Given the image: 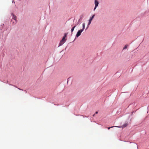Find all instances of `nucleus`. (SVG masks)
Listing matches in <instances>:
<instances>
[{
  "label": "nucleus",
  "mask_w": 149,
  "mask_h": 149,
  "mask_svg": "<svg viewBox=\"0 0 149 149\" xmlns=\"http://www.w3.org/2000/svg\"><path fill=\"white\" fill-rule=\"evenodd\" d=\"M83 31V30L81 29H80L78 31L76 35V37H78L80 36V35H81V33Z\"/></svg>",
  "instance_id": "obj_1"
},
{
  "label": "nucleus",
  "mask_w": 149,
  "mask_h": 149,
  "mask_svg": "<svg viewBox=\"0 0 149 149\" xmlns=\"http://www.w3.org/2000/svg\"><path fill=\"white\" fill-rule=\"evenodd\" d=\"M65 41L66 40L64 38V37H63L60 42L59 46L62 45L65 42Z\"/></svg>",
  "instance_id": "obj_2"
},
{
  "label": "nucleus",
  "mask_w": 149,
  "mask_h": 149,
  "mask_svg": "<svg viewBox=\"0 0 149 149\" xmlns=\"http://www.w3.org/2000/svg\"><path fill=\"white\" fill-rule=\"evenodd\" d=\"M95 16V15H93V16L90 18L89 20V22L88 24V26L91 23V21L94 18V17Z\"/></svg>",
  "instance_id": "obj_3"
},
{
  "label": "nucleus",
  "mask_w": 149,
  "mask_h": 149,
  "mask_svg": "<svg viewBox=\"0 0 149 149\" xmlns=\"http://www.w3.org/2000/svg\"><path fill=\"white\" fill-rule=\"evenodd\" d=\"M95 6L94 8V10H95L97 6H98L99 3L98 1L97 0H95Z\"/></svg>",
  "instance_id": "obj_4"
},
{
  "label": "nucleus",
  "mask_w": 149,
  "mask_h": 149,
  "mask_svg": "<svg viewBox=\"0 0 149 149\" xmlns=\"http://www.w3.org/2000/svg\"><path fill=\"white\" fill-rule=\"evenodd\" d=\"M128 125L127 123H125L121 127H122L123 128H124L127 126Z\"/></svg>",
  "instance_id": "obj_5"
},
{
  "label": "nucleus",
  "mask_w": 149,
  "mask_h": 149,
  "mask_svg": "<svg viewBox=\"0 0 149 149\" xmlns=\"http://www.w3.org/2000/svg\"><path fill=\"white\" fill-rule=\"evenodd\" d=\"M76 25H75L73 27L72 29H71V32L72 33L73 31L74 30V29L76 27Z\"/></svg>",
  "instance_id": "obj_6"
},
{
  "label": "nucleus",
  "mask_w": 149,
  "mask_h": 149,
  "mask_svg": "<svg viewBox=\"0 0 149 149\" xmlns=\"http://www.w3.org/2000/svg\"><path fill=\"white\" fill-rule=\"evenodd\" d=\"M82 27H83V28L82 29H81V30H83V31H84V28H85V23H84L83 24H82Z\"/></svg>",
  "instance_id": "obj_7"
},
{
  "label": "nucleus",
  "mask_w": 149,
  "mask_h": 149,
  "mask_svg": "<svg viewBox=\"0 0 149 149\" xmlns=\"http://www.w3.org/2000/svg\"><path fill=\"white\" fill-rule=\"evenodd\" d=\"M118 127V126H112V127H108L107 128H108V130H109V129H110V128H112V127Z\"/></svg>",
  "instance_id": "obj_8"
},
{
  "label": "nucleus",
  "mask_w": 149,
  "mask_h": 149,
  "mask_svg": "<svg viewBox=\"0 0 149 149\" xmlns=\"http://www.w3.org/2000/svg\"><path fill=\"white\" fill-rule=\"evenodd\" d=\"M128 45H126L125 46V47H124V48H123V49H126L127 48V47H128Z\"/></svg>",
  "instance_id": "obj_9"
},
{
  "label": "nucleus",
  "mask_w": 149,
  "mask_h": 149,
  "mask_svg": "<svg viewBox=\"0 0 149 149\" xmlns=\"http://www.w3.org/2000/svg\"><path fill=\"white\" fill-rule=\"evenodd\" d=\"M66 37V34H65V36H64V37H64V38H65Z\"/></svg>",
  "instance_id": "obj_10"
},
{
  "label": "nucleus",
  "mask_w": 149,
  "mask_h": 149,
  "mask_svg": "<svg viewBox=\"0 0 149 149\" xmlns=\"http://www.w3.org/2000/svg\"><path fill=\"white\" fill-rule=\"evenodd\" d=\"M98 113V112L97 111H96V112H95V114H97Z\"/></svg>",
  "instance_id": "obj_11"
},
{
  "label": "nucleus",
  "mask_w": 149,
  "mask_h": 149,
  "mask_svg": "<svg viewBox=\"0 0 149 149\" xmlns=\"http://www.w3.org/2000/svg\"><path fill=\"white\" fill-rule=\"evenodd\" d=\"M93 116H95V114H94L93 115Z\"/></svg>",
  "instance_id": "obj_12"
}]
</instances>
